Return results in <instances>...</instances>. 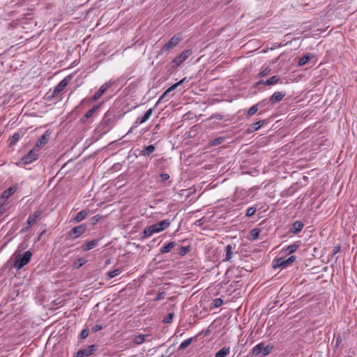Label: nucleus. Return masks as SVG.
I'll use <instances>...</instances> for the list:
<instances>
[{"mask_svg":"<svg viewBox=\"0 0 357 357\" xmlns=\"http://www.w3.org/2000/svg\"><path fill=\"white\" fill-rule=\"evenodd\" d=\"M280 82V77L278 75H274L264 82V85L270 86L277 84Z\"/></svg>","mask_w":357,"mask_h":357,"instance_id":"22","label":"nucleus"},{"mask_svg":"<svg viewBox=\"0 0 357 357\" xmlns=\"http://www.w3.org/2000/svg\"><path fill=\"white\" fill-rule=\"evenodd\" d=\"M313 58V55L310 53H307L305 54L303 56H302L299 61H298V66H305L308 61H310Z\"/></svg>","mask_w":357,"mask_h":357,"instance_id":"24","label":"nucleus"},{"mask_svg":"<svg viewBox=\"0 0 357 357\" xmlns=\"http://www.w3.org/2000/svg\"><path fill=\"white\" fill-rule=\"evenodd\" d=\"M160 182H165L166 181H167L169 178V175L168 174H166V173H163V174H161L160 175Z\"/></svg>","mask_w":357,"mask_h":357,"instance_id":"46","label":"nucleus"},{"mask_svg":"<svg viewBox=\"0 0 357 357\" xmlns=\"http://www.w3.org/2000/svg\"><path fill=\"white\" fill-rule=\"evenodd\" d=\"M100 219V216L97 215H95L92 218V223L93 224H96V222H98Z\"/></svg>","mask_w":357,"mask_h":357,"instance_id":"51","label":"nucleus"},{"mask_svg":"<svg viewBox=\"0 0 357 357\" xmlns=\"http://www.w3.org/2000/svg\"><path fill=\"white\" fill-rule=\"evenodd\" d=\"M102 328V326L101 325L96 324L92 328V331L94 333H96V332L100 331Z\"/></svg>","mask_w":357,"mask_h":357,"instance_id":"48","label":"nucleus"},{"mask_svg":"<svg viewBox=\"0 0 357 357\" xmlns=\"http://www.w3.org/2000/svg\"><path fill=\"white\" fill-rule=\"evenodd\" d=\"M167 94H168L167 91H165L162 93V95L160 97V98H159V100H158V102L162 101V99H164V98L166 97V96H167Z\"/></svg>","mask_w":357,"mask_h":357,"instance_id":"52","label":"nucleus"},{"mask_svg":"<svg viewBox=\"0 0 357 357\" xmlns=\"http://www.w3.org/2000/svg\"><path fill=\"white\" fill-rule=\"evenodd\" d=\"M186 79H187L186 77L183 78L178 82H176V83L174 84L173 85H172L166 91H167L168 93H170L171 91L176 89L180 84H183L186 80Z\"/></svg>","mask_w":357,"mask_h":357,"instance_id":"33","label":"nucleus"},{"mask_svg":"<svg viewBox=\"0 0 357 357\" xmlns=\"http://www.w3.org/2000/svg\"><path fill=\"white\" fill-rule=\"evenodd\" d=\"M182 38H183L181 33L175 34L170 38V40L167 43H165L163 45V47H162V51L167 52L173 49L179 43Z\"/></svg>","mask_w":357,"mask_h":357,"instance_id":"5","label":"nucleus"},{"mask_svg":"<svg viewBox=\"0 0 357 357\" xmlns=\"http://www.w3.org/2000/svg\"><path fill=\"white\" fill-rule=\"evenodd\" d=\"M214 307H219L223 304V301L221 298H215L213 301Z\"/></svg>","mask_w":357,"mask_h":357,"instance_id":"42","label":"nucleus"},{"mask_svg":"<svg viewBox=\"0 0 357 357\" xmlns=\"http://www.w3.org/2000/svg\"><path fill=\"white\" fill-rule=\"evenodd\" d=\"M296 260L295 256H291L287 259H285L284 257L278 258L276 260L275 264L273 265L274 268H286L288 265L292 264Z\"/></svg>","mask_w":357,"mask_h":357,"instance_id":"6","label":"nucleus"},{"mask_svg":"<svg viewBox=\"0 0 357 357\" xmlns=\"http://www.w3.org/2000/svg\"><path fill=\"white\" fill-rule=\"evenodd\" d=\"M122 272V269L116 268L113 271H110L107 272V275L109 277V278H113L117 275H119Z\"/></svg>","mask_w":357,"mask_h":357,"instance_id":"35","label":"nucleus"},{"mask_svg":"<svg viewBox=\"0 0 357 357\" xmlns=\"http://www.w3.org/2000/svg\"><path fill=\"white\" fill-rule=\"evenodd\" d=\"M257 105H252L247 112V114L248 116H253L258 111Z\"/></svg>","mask_w":357,"mask_h":357,"instance_id":"38","label":"nucleus"},{"mask_svg":"<svg viewBox=\"0 0 357 357\" xmlns=\"http://www.w3.org/2000/svg\"><path fill=\"white\" fill-rule=\"evenodd\" d=\"M22 132H17L15 133H14V135L10 138V146H13L15 145L19 140L22 137Z\"/></svg>","mask_w":357,"mask_h":357,"instance_id":"26","label":"nucleus"},{"mask_svg":"<svg viewBox=\"0 0 357 357\" xmlns=\"http://www.w3.org/2000/svg\"><path fill=\"white\" fill-rule=\"evenodd\" d=\"M340 250V248H337V249H335V251L334 252L335 253L337 252L338 251Z\"/></svg>","mask_w":357,"mask_h":357,"instance_id":"56","label":"nucleus"},{"mask_svg":"<svg viewBox=\"0 0 357 357\" xmlns=\"http://www.w3.org/2000/svg\"><path fill=\"white\" fill-rule=\"evenodd\" d=\"M341 341H342L341 337H340V336H339V337H337V339H336V345H337L338 344H340V343L341 342Z\"/></svg>","mask_w":357,"mask_h":357,"instance_id":"55","label":"nucleus"},{"mask_svg":"<svg viewBox=\"0 0 357 357\" xmlns=\"http://www.w3.org/2000/svg\"><path fill=\"white\" fill-rule=\"evenodd\" d=\"M264 123V121H259L250 126L249 130L251 132L258 130Z\"/></svg>","mask_w":357,"mask_h":357,"instance_id":"29","label":"nucleus"},{"mask_svg":"<svg viewBox=\"0 0 357 357\" xmlns=\"http://www.w3.org/2000/svg\"><path fill=\"white\" fill-rule=\"evenodd\" d=\"M304 225L301 221H296L292 225L289 229V231L294 234H297L299 233L303 228Z\"/></svg>","mask_w":357,"mask_h":357,"instance_id":"15","label":"nucleus"},{"mask_svg":"<svg viewBox=\"0 0 357 357\" xmlns=\"http://www.w3.org/2000/svg\"><path fill=\"white\" fill-rule=\"evenodd\" d=\"M176 246V243L174 242H169L167 243H165L160 248V252L161 253H167L171 251L172 248Z\"/></svg>","mask_w":357,"mask_h":357,"instance_id":"19","label":"nucleus"},{"mask_svg":"<svg viewBox=\"0 0 357 357\" xmlns=\"http://www.w3.org/2000/svg\"><path fill=\"white\" fill-rule=\"evenodd\" d=\"M15 192L14 187H10L2 193L1 198L4 199H8Z\"/></svg>","mask_w":357,"mask_h":357,"instance_id":"28","label":"nucleus"},{"mask_svg":"<svg viewBox=\"0 0 357 357\" xmlns=\"http://www.w3.org/2000/svg\"><path fill=\"white\" fill-rule=\"evenodd\" d=\"M108 87H109V83H105L100 87L98 91L94 94V96H93L91 100H87L86 98H84L82 100V103H84L86 101L90 103L91 102H94V101L98 100V99L100 98V97L103 95V93L107 91Z\"/></svg>","mask_w":357,"mask_h":357,"instance_id":"8","label":"nucleus"},{"mask_svg":"<svg viewBox=\"0 0 357 357\" xmlns=\"http://www.w3.org/2000/svg\"><path fill=\"white\" fill-rule=\"evenodd\" d=\"M71 76L68 75L66 77L63 79H62L56 86L55 88L56 90H58L60 93L64 90V89L67 86L68 84L69 83L70 80L71 79Z\"/></svg>","mask_w":357,"mask_h":357,"instance_id":"16","label":"nucleus"},{"mask_svg":"<svg viewBox=\"0 0 357 357\" xmlns=\"http://www.w3.org/2000/svg\"><path fill=\"white\" fill-rule=\"evenodd\" d=\"M192 54V51L190 50L182 52L179 55L176 56L172 61V68H176L183 62H184Z\"/></svg>","mask_w":357,"mask_h":357,"instance_id":"4","label":"nucleus"},{"mask_svg":"<svg viewBox=\"0 0 357 357\" xmlns=\"http://www.w3.org/2000/svg\"><path fill=\"white\" fill-rule=\"evenodd\" d=\"M153 113V109L150 108L144 114L143 116L142 117H139L137 119V121H136V123H139L140 124L146 122L149 118L150 116H151Z\"/></svg>","mask_w":357,"mask_h":357,"instance_id":"20","label":"nucleus"},{"mask_svg":"<svg viewBox=\"0 0 357 357\" xmlns=\"http://www.w3.org/2000/svg\"><path fill=\"white\" fill-rule=\"evenodd\" d=\"M255 105H257L258 109L261 108L266 105V100H263Z\"/></svg>","mask_w":357,"mask_h":357,"instance_id":"49","label":"nucleus"},{"mask_svg":"<svg viewBox=\"0 0 357 357\" xmlns=\"http://www.w3.org/2000/svg\"><path fill=\"white\" fill-rule=\"evenodd\" d=\"M230 354L229 347H223L219 350L215 355V357H225Z\"/></svg>","mask_w":357,"mask_h":357,"instance_id":"27","label":"nucleus"},{"mask_svg":"<svg viewBox=\"0 0 357 357\" xmlns=\"http://www.w3.org/2000/svg\"><path fill=\"white\" fill-rule=\"evenodd\" d=\"M97 346L91 344L87 348L79 350L75 355L74 357H84L92 355L96 350Z\"/></svg>","mask_w":357,"mask_h":357,"instance_id":"9","label":"nucleus"},{"mask_svg":"<svg viewBox=\"0 0 357 357\" xmlns=\"http://www.w3.org/2000/svg\"><path fill=\"white\" fill-rule=\"evenodd\" d=\"M89 211H86V210H83V211H81L80 212H79L76 216H75L73 218V221H75L76 222H79L82 220H84L86 216L89 215Z\"/></svg>","mask_w":357,"mask_h":357,"instance_id":"18","label":"nucleus"},{"mask_svg":"<svg viewBox=\"0 0 357 357\" xmlns=\"http://www.w3.org/2000/svg\"><path fill=\"white\" fill-rule=\"evenodd\" d=\"M192 337H190L183 342H181V344L179 345L178 349L179 350H184L185 348H187L192 342Z\"/></svg>","mask_w":357,"mask_h":357,"instance_id":"32","label":"nucleus"},{"mask_svg":"<svg viewBox=\"0 0 357 357\" xmlns=\"http://www.w3.org/2000/svg\"><path fill=\"white\" fill-rule=\"evenodd\" d=\"M256 212V208L255 207H250L247 209L246 211V216L247 217H251Z\"/></svg>","mask_w":357,"mask_h":357,"instance_id":"41","label":"nucleus"},{"mask_svg":"<svg viewBox=\"0 0 357 357\" xmlns=\"http://www.w3.org/2000/svg\"><path fill=\"white\" fill-rule=\"evenodd\" d=\"M190 251V248L188 246H181L180 249L179 254L181 255H185Z\"/></svg>","mask_w":357,"mask_h":357,"instance_id":"44","label":"nucleus"},{"mask_svg":"<svg viewBox=\"0 0 357 357\" xmlns=\"http://www.w3.org/2000/svg\"><path fill=\"white\" fill-rule=\"evenodd\" d=\"M174 317V313L167 314L163 319V322L165 324H170L172 321Z\"/></svg>","mask_w":357,"mask_h":357,"instance_id":"40","label":"nucleus"},{"mask_svg":"<svg viewBox=\"0 0 357 357\" xmlns=\"http://www.w3.org/2000/svg\"><path fill=\"white\" fill-rule=\"evenodd\" d=\"M101 105H102V103H100V104H98L97 105H95L91 109H89L85 114V115L82 117V122H86L88 119H89L91 116H92V115L100 109Z\"/></svg>","mask_w":357,"mask_h":357,"instance_id":"17","label":"nucleus"},{"mask_svg":"<svg viewBox=\"0 0 357 357\" xmlns=\"http://www.w3.org/2000/svg\"><path fill=\"white\" fill-rule=\"evenodd\" d=\"M155 149L154 145H149L142 150L140 154L143 156H149Z\"/></svg>","mask_w":357,"mask_h":357,"instance_id":"25","label":"nucleus"},{"mask_svg":"<svg viewBox=\"0 0 357 357\" xmlns=\"http://www.w3.org/2000/svg\"><path fill=\"white\" fill-rule=\"evenodd\" d=\"M285 96V93L283 91H277L275 92L269 98V101L271 104H275L278 102L282 100V98Z\"/></svg>","mask_w":357,"mask_h":357,"instance_id":"14","label":"nucleus"},{"mask_svg":"<svg viewBox=\"0 0 357 357\" xmlns=\"http://www.w3.org/2000/svg\"><path fill=\"white\" fill-rule=\"evenodd\" d=\"M51 133L52 132L49 130H46L43 135L38 139L34 148H38V150L40 151L41 147L48 142Z\"/></svg>","mask_w":357,"mask_h":357,"instance_id":"10","label":"nucleus"},{"mask_svg":"<svg viewBox=\"0 0 357 357\" xmlns=\"http://www.w3.org/2000/svg\"><path fill=\"white\" fill-rule=\"evenodd\" d=\"M31 257L32 252L30 250L26 251L23 255L20 254L17 255L15 257L14 264L12 268L13 267L17 270H20L31 261Z\"/></svg>","mask_w":357,"mask_h":357,"instance_id":"1","label":"nucleus"},{"mask_svg":"<svg viewBox=\"0 0 357 357\" xmlns=\"http://www.w3.org/2000/svg\"><path fill=\"white\" fill-rule=\"evenodd\" d=\"M98 241H99L98 239H93L92 241L87 242L84 245L82 246V250L84 251H87L93 249V248L98 245Z\"/></svg>","mask_w":357,"mask_h":357,"instance_id":"21","label":"nucleus"},{"mask_svg":"<svg viewBox=\"0 0 357 357\" xmlns=\"http://www.w3.org/2000/svg\"><path fill=\"white\" fill-rule=\"evenodd\" d=\"M5 212V206L1 205L0 206V215H2Z\"/></svg>","mask_w":357,"mask_h":357,"instance_id":"53","label":"nucleus"},{"mask_svg":"<svg viewBox=\"0 0 357 357\" xmlns=\"http://www.w3.org/2000/svg\"><path fill=\"white\" fill-rule=\"evenodd\" d=\"M233 246L230 244L226 246V256L224 261H229L231 259L233 255Z\"/></svg>","mask_w":357,"mask_h":357,"instance_id":"30","label":"nucleus"},{"mask_svg":"<svg viewBox=\"0 0 357 357\" xmlns=\"http://www.w3.org/2000/svg\"><path fill=\"white\" fill-rule=\"evenodd\" d=\"M40 211H36L33 215H30L26 221L27 225L22 230V231L28 230L37 221V219L40 216Z\"/></svg>","mask_w":357,"mask_h":357,"instance_id":"11","label":"nucleus"},{"mask_svg":"<svg viewBox=\"0 0 357 357\" xmlns=\"http://www.w3.org/2000/svg\"><path fill=\"white\" fill-rule=\"evenodd\" d=\"M271 70L268 68H266L265 69H264L263 70H261L258 75L257 76L258 77H264V76H266L269 73H270Z\"/></svg>","mask_w":357,"mask_h":357,"instance_id":"45","label":"nucleus"},{"mask_svg":"<svg viewBox=\"0 0 357 357\" xmlns=\"http://www.w3.org/2000/svg\"><path fill=\"white\" fill-rule=\"evenodd\" d=\"M165 292H160L159 294H158V295L154 298L153 301H158L159 300H162L165 298Z\"/></svg>","mask_w":357,"mask_h":357,"instance_id":"47","label":"nucleus"},{"mask_svg":"<svg viewBox=\"0 0 357 357\" xmlns=\"http://www.w3.org/2000/svg\"><path fill=\"white\" fill-rule=\"evenodd\" d=\"M86 230V226L84 224H82L79 226L73 227L69 232L68 236L72 239H75L83 234Z\"/></svg>","mask_w":357,"mask_h":357,"instance_id":"7","label":"nucleus"},{"mask_svg":"<svg viewBox=\"0 0 357 357\" xmlns=\"http://www.w3.org/2000/svg\"><path fill=\"white\" fill-rule=\"evenodd\" d=\"M298 247H299V244H298V243H294V244L289 245L285 249V252L287 255H291L293 252H294L298 249Z\"/></svg>","mask_w":357,"mask_h":357,"instance_id":"31","label":"nucleus"},{"mask_svg":"<svg viewBox=\"0 0 357 357\" xmlns=\"http://www.w3.org/2000/svg\"><path fill=\"white\" fill-rule=\"evenodd\" d=\"M86 263V259L84 258H79L77 259L73 264V266L76 268H79L82 265Z\"/></svg>","mask_w":357,"mask_h":357,"instance_id":"36","label":"nucleus"},{"mask_svg":"<svg viewBox=\"0 0 357 357\" xmlns=\"http://www.w3.org/2000/svg\"><path fill=\"white\" fill-rule=\"evenodd\" d=\"M102 123L106 125V126H109L111 124L110 119H107V116L105 115V117L102 119Z\"/></svg>","mask_w":357,"mask_h":357,"instance_id":"50","label":"nucleus"},{"mask_svg":"<svg viewBox=\"0 0 357 357\" xmlns=\"http://www.w3.org/2000/svg\"><path fill=\"white\" fill-rule=\"evenodd\" d=\"M171 222L169 220H163L159 222L153 224L158 232L162 231L169 227Z\"/></svg>","mask_w":357,"mask_h":357,"instance_id":"13","label":"nucleus"},{"mask_svg":"<svg viewBox=\"0 0 357 357\" xmlns=\"http://www.w3.org/2000/svg\"><path fill=\"white\" fill-rule=\"evenodd\" d=\"M59 93H60V92L58 90H56V89L54 87V89L52 91L50 90L46 93L45 98L47 100H52L55 99Z\"/></svg>","mask_w":357,"mask_h":357,"instance_id":"23","label":"nucleus"},{"mask_svg":"<svg viewBox=\"0 0 357 357\" xmlns=\"http://www.w3.org/2000/svg\"><path fill=\"white\" fill-rule=\"evenodd\" d=\"M273 346H265L264 343L261 342L253 347L252 354L259 357H265L271 352Z\"/></svg>","mask_w":357,"mask_h":357,"instance_id":"2","label":"nucleus"},{"mask_svg":"<svg viewBox=\"0 0 357 357\" xmlns=\"http://www.w3.org/2000/svg\"><path fill=\"white\" fill-rule=\"evenodd\" d=\"M260 229L258 228L253 229L250 231V236L252 237V240H255L258 238L259 234H260Z\"/></svg>","mask_w":357,"mask_h":357,"instance_id":"37","label":"nucleus"},{"mask_svg":"<svg viewBox=\"0 0 357 357\" xmlns=\"http://www.w3.org/2000/svg\"><path fill=\"white\" fill-rule=\"evenodd\" d=\"M40 155V151L38 150V148H34L31 150L26 155L23 156L21 159V162L24 165H26L32 163L36 161Z\"/></svg>","mask_w":357,"mask_h":357,"instance_id":"3","label":"nucleus"},{"mask_svg":"<svg viewBox=\"0 0 357 357\" xmlns=\"http://www.w3.org/2000/svg\"><path fill=\"white\" fill-rule=\"evenodd\" d=\"M340 250V248H337V249H335V251L334 252L335 253L337 252L338 251Z\"/></svg>","mask_w":357,"mask_h":357,"instance_id":"57","label":"nucleus"},{"mask_svg":"<svg viewBox=\"0 0 357 357\" xmlns=\"http://www.w3.org/2000/svg\"><path fill=\"white\" fill-rule=\"evenodd\" d=\"M224 141H225V137H217L212 140L211 144L213 146H216V145L222 144Z\"/></svg>","mask_w":357,"mask_h":357,"instance_id":"39","label":"nucleus"},{"mask_svg":"<svg viewBox=\"0 0 357 357\" xmlns=\"http://www.w3.org/2000/svg\"><path fill=\"white\" fill-rule=\"evenodd\" d=\"M265 81H266V80L261 79V80H259V82H256L255 85H256V86H259V85H260V84H264V82H265Z\"/></svg>","mask_w":357,"mask_h":357,"instance_id":"54","label":"nucleus"},{"mask_svg":"<svg viewBox=\"0 0 357 357\" xmlns=\"http://www.w3.org/2000/svg\"><path fill=\"white\" fill-rule=\"evenodd\" d=\"M146 336L147 335H137V336H135V337L134 339V342L136 344H142L143 342H145Z\"/></svg>","mask_w":357,"mask_h":357,"instance_id":"34","label":"nucleus"},{"mask_svg":"<svg viewBox=\"0 0 357 357\" xmlns=\"http://www.w3.org/2000/svg\"><path fill=\"white\" fill-rule=\"evenodd\" d=\"M89 331L87 328H84L82 331V332L79 334V338L80 339H85L89 336Z\"/></svg>","mask_w":357,"mask_h":357,"instance_id":"43","label":"nucleus"},{"mask_svg":"<svg viewBox=\"0 0 357 357\" xmlns=\"http://www.w3.org/2000/svg\"><path fill=\"white\" fill-rule=\"evenodd\" d=\"M158 233L154 225L146 227L141 234V238L150 237L153 234Z\"/></svg>","mask_w":357,"mask_h":357,"instance_id":"12","label":"nucleus"}]
</instances>
